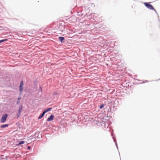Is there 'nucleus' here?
Wrapping results in <instances>:
<instances>
[{
    "label": "nucleus",
    "instance_id": "nucleus-1",
    "mask_svg": "<svg viewBox=\"0 0 160 160\" xmlns=\"http://www.w3.org/2000/svg\"><path fill=\"white\" fill-rule=\"evenodd\" d=\"M144 4L146 7L148 8L151 10H154L155 11H156V10L154 9L153 7L149 3L147 2H144Z\"/></svg>",
    "mask_w": 160,
    "mask_h": 160
},
{
    "label": "nucleus",
    "instance_id": "nucleus-2",
    "mask_svg": "<svg viewBox=\"0 0 160 160\" xmlns=\"http://www.w3.org/2000/svg\"><path fill=\"white\" fill-rule=\"evenodd\" d=\"M8 117V115L7 114H4L2 117V118L1 119V122H4L7 118Z\"/></svg>",
    "mask_w": 160,
    "mask_h": 160
},
{
    "label": "nucleus",
    "instance_id": "nucleus-3",
    "mask_svg": "<svg viewBox=\"0 0 160 160\" xmlns=\"http://www.w3.org/2000/svg\"><path fill=\"white\" fill-rule=\"evenodd\" d=\"M54 117V116L52 115L48 118L47 121H52Z\"/></svg>",
    "mask_w": 160,
    "mask_h": 160
},
{
    "label": "nucleus",
    "instance_id": "nucleus-4",
    "mask_svg": "<svg viewBox=\"0 0 160 160\" xmlns=\"http://www.w3.org/2000/svg\"><path fill=\"white\" fill-rule=\"evenodd\" d=\"M59 40L61 42H64L65 39L63 37H59Z\"/></svg>",
    "mask_w": 160,
    "mask_h": 160
},
{
    "label": "nucleus",
    "instance_id": "nucleus-5",
    "mask_svg": "<svg viewBox=\"0 0 160 160\" xmlns=\"http://www.w3.org/2000/svg\"><path fill=\"white\" fill-rule=\"evenodd\" d=\"M51 109H52V108H48L47 109H46L44 110V111H43L44 113H45L47 112H48V111H50L51 110Z\"/></svg>",
    "mask_w": 160,
    "mask_h": 160
},
{
    "label": "nucleus",
    "instance_id": "nucleus-6",
    "mask_svg": "<svg viewBox=\"0 0 160 160\" xmlns=\"http://www.w3.org/2000/svg\"><path fill=\"white\" fill-rule=\"evenodd\" d=\"M45 114V113H44V112H43V113L39 116L38 118V119H41L44 116Z\"/></svg>",
    "mask_w": 160,
    "mask_h": 160
},
{
    "label": "nucleus",
    "instance_id": "nucleus-7",
    "mask_svg": "<svg viewBox=\"0 0 160 160\" xmlns=\"http://www.w3.org/2000/svg\"><path fill=\"white\" fill-rule=\"evenodd\" d=\"M8 126V124H6L3 125H2L1 126V128H4L5 127H6Z\"/></svg>",
    "mask_w": 160,
    "mask_h": 160
},
{
    "label": "nucleus",
    "instance_id": "nucleus-8",
    "mask_svg": "<svg viewBox=\"0 0 160 160\" xmlns=\"http://www.w3.org/2000/svg\"><path fill=\"white\" fill-rule=\"evenodd\" d=\"M23 85V82L22 81L21 82V91L22 90V86Z\"/></svg>",
    "mask_w": 160,
    "mask_h": 160
},
{
    "label": "nucleus",
    "instance_id": "nucleus-9",
    "mask_svg": "<svg viewBox=\"0 0 160 160\" xmlns=\"http://www.w3.org/2000/svg\"><path fill=\"white\" fill-rule=\"evenodd\" d=\"M58 94V93L57 92H54L53 93V94L54 95H57Z\"/></svg>",
    "mask_w": 160,
    "mask_h": 160
},
{
    "label": "nucleus",
    "instance_id": "nucleus-10",
    "mask_svg": "<svg viewBox=\"0 0 160 160\" xmlns=\"http://www.w3.org/2000/svg\"><path fill=\"white\" fill-rule=\"evenodd\" d=\"M7 39L0 40V43H1L2 42H3L4 41H7Z\"/></svg>",
    "mask_w": 160,
    "mask_h": 160
},
{
    "label": "nucleus",
    "instance_id": "nucleus-11",
    "mask_svg": "<svg viewBox=\"0 0 160 160\" xmlns=\"http://www.w3.org/2000/svg\"><path fill=\"white\" fill-rule=\"evenodd\" d=\"M25 142H26L27 144V142H25V141H21V145L24 144V143H25Z\"/></svg>",
    "mask_w": 160,
    "mask_h": 160
},
{
    "label": "nucleus",
    "instance_id": "nucleus-12",
    "mask_svg": "<svg viewBox=\"0 0 160 160\" xmlns=\"http://www.w3.org/2000/svg\"><path fill=\"white\" fill-rule=\"evenodd\" d=\"M104 106V105H103V104L101 105L100 106V108L101 109H102L103 108Z\"/></svg>",
    "mask_w": 160,
    "mask_h": 160
},
{
    "label": "nucleus",
    "instance_id": "nucleus-13",
    "mask_svg": "<svg viewBox=\"0 0 160 160\" xmlns=\"http://www.w3.org/2000/svg\"><path fill=\"white\" fill-rule=\"evenodd\" d=\"M30 148H31L30 147V146H28V149H30Z\"/></svg>",
    "mask_w": 160,
    "mask_h": 160
},
{
    "label": "nucleus",
    "instance_id": "nucleus-14",
    "mask_svg": "<svg viewBox=\"0 0 160 160\" xmlns=\"http://www.w3.org/2000/svg\"><path fill=\"white\" fill-rule=\"evenodd\" d=\"M19 113H20V110L19 109Z\"/></svg>",
    "mask_w": 160,
    "mask_h": 160
},
{
    "label": "nucleus",
    "instance_id": "nucleus-15",
    "mask_svg": "<svg viewBox=\"0 0 160 160\" xmlns=\"http://www.w3.org/2000/svg\"><path fill=\"white\" fill-rule=\"evenodd\" d=\"M19 98H18V100H19Z\"/></svg>",
    "mask_w": 160,
    "mask_h": 160
}]
</instances>
